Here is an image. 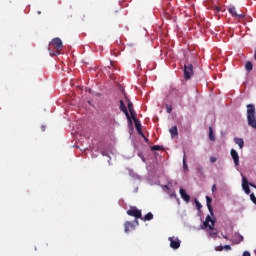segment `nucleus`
I'll use <instances>...</instances> for the list:
<instances>
[{
    "label": "nucleus",
    "instance_id": "1",
    "mask_svg": "<svg viewBox=\"0 0 256 256\" xmlns=\"http://www.w3.org/2000/svg\"><path fill=\"white\" fill-rule=\"evenodd\" d=\"M63 50V41L61 38H54L51 40L49 44L48 51L51 57H57V55H61V51Z\"/></svg>",
    "mask_w": 256,
    "mask_h": 256
},
{
    "label": "nucleus",
    "instance_id": "2",
    "mask_svg": "<svg viewBox=\"0 0 256 256\" xmlns=\"http://www.w3.org/2000/svg\"><path fill=\"white\" fill-rule=\"evenodd\" d=\"M247 121L249 127H252V129H256V112L255 105L253 104L247 105Z\"/></svg>",
    "mask_w": 256,
    "mask_h": 256
},
{
    "label": "nucleus",
    "instance_id": "3",
    "mask_svg": "<svg viewBox=\"0 0 256 256\" xmlns=\"http://www.w3.org/2000/svg\"><path fill=\"white\" fill-rule=\"evenodd\" d=\"M204 228L207 229V227L210 229V237H217V229H215V220L211 218V216H207L206 220L203 223Z\"/></svg>",
    "mask_w": 256,
    "mask_h": 256
},
{
    "label": "nucleus",
    "instance_id": "4",
    "mask_svg": "<svg viewBox=\"0 0 256 256\" xmlns=\"http://www.w3.org/2000/svg\"><path fill=\"white\" fill-rule=\"evenodd\" d=\"M127 215H129V217H134V223H136V225H139V219H141L142 217L141 210L137 209V207L135 206H131L130 209L127 210Z\"/></svg>",
    "mask_w": 256,
    "mask_h": 256
},
{
    "label": "nucleus",
    "instance_id": "5",
    "mask_svg": "<svg viewBox=\"0 0 256 256\" xmlns=\"http://www.w3.org/2000/svg\"><path fill=\"white\" fill-rule=\"evenodd\" d=\"M192 75H194L193 64L184 65V79L186 81H189V79H191Z\"/></svg>",
    "mask_w": 256,
    "mask_h": 256
},
{
    "label": "nucleus",
    "instance_id": "6",
    "mask_svg": "<svg viewBox=\"0 0 256 256\" xmlns=\"http://www.w3.org/2000/svg\"><path fill=\"white\" fill-rule=\"evenodd\" d=\"M120 111L124 113L130 125H133V120H131V115H129V111L127 110V106H125V102H123V100H120Z\"/></svg>",
    "mask_w": 256,
    "mask_h": 256
},
{
    "label": "nucleus",
    "instance_id": "7",
    "mask_svg": "<svg viewBox=\"0 0 256 256\" xmlns=\"http://www.w3.org/2000/svg\"><path fill=\"white\" fill-rule=\"evenodd\" d=\"M168 241H170L171 249H179L181 247V240L178 237H169Z\"/></svg>",
    "mask_w": 256,
    "mask_h": 256
},
{
    "label": "nucleus",
    "instance_id": "8",
    "mask_svg": "<svg viewBox=\"0 0 256 256\" xmlns=\"http://www.w3.org/2000/svg\"><path fill=\"white\" fill-rule=\"evenodd\" d=\"M249 182L247 181V178L245 176L242 177V189L245 191L246 195H249L251 193V189L249 188Z\"/></svg>",
    "mask_w": 256,
    "mask_h": 256
},
{
    "label": "nucleus",
    "instance_id": "9",
    "mask_svg": "<svg viewBox=\"0 0 256 256\" xmlns=\"http://www.w3.org/2000/svg\"><path fill=\"white\" fill-rule=\"evenodd\" d=\"M229 13L232 15V17H236L237 19H243L245 18V14H237V9L235 7H230L228 9Z\"/></svg>",
    "mask_w": 256,
    "mask_h": 256
},
{
    "label": "nucleus",
    "instance_id": "10",
    "mask_svg": "<svg viewBox=\"0 0 256 256\" xmlns=\"http://www.w3.org/2000/svg\"><path fill=\"white\" fill-rule=\"evenodd\" d=\"M230 155L234 161L235 167H239V153L235 149H231Z\"/></svg>",
    "mask_w": 256,
    "mask_h": 256
},
{
    "label": "nucleus",
    "instance_id": "11",
    "mask_svg": "<svg viewBox=\"0 0 256 256\" xmlns=\"http://www.w3.org/2000/svg\"><path fill=\"white\" fill-rule=\"evenodd\" d=\"M180 197L186 203H189V201H191V196H189V194H187V191H185V189H183V188H180Z\"/></svg>",
    "mask_w": 256,
    "mask_h": 256
},
{
    "label": "nucleus",
    "instance_id": "12",
    "mask_svg": "<svg viewBox=\"0 0 256 256\" xmlns=\"http://www.w3.org/2000/svg\"><path fill=\"white\" fill-rule=\"evenodd\" d=\"M125 233H129V231H135V224L133 222L127 221L124 224Z\"/></svg>",
    "mask_w": 256,
    "mask_h": 256
},
{
    "label": "nucleus",
    "instance_id": "13",
    "mask_svg": "<svg viewBox=\"0 0 256 256\" xmlns=\"http://www.w3.org/2000/svg\"><path fill=\"white\" fill-rule=\"evenodd\" d=\"M234 142L236 143L237 146H239V149H243V147H245V141L243 140V138H234Z\"/></svg>",
    "mask_w": 256,
    "mask_h": 256
},
{
    "label": "nucleus",
    "instance_id": "14",
    "mask_svg": "<svg viewBox=\"0 0 256 256\" xmlns=\"http://www.w3.org/2000/svg\"><path fill=\"white\" fill-rule=\"evenodd\" d=\"M206 203L210 214L213 215V207L211 206V203H213V199L209 196H206Z\"/></svg>",
    "mask_w": 256,
    "mask_h": 256
},
{
    "label": "nucleus",
    "instance_id": "15",
    "mask_svg": "<svg viewBox=\"0 0 256 256\" xmlns=\"http://www.w3.org/2000/svg\"><path fill=\"white\" fill-rule=\"evenodd\" d=\"M128 110H129L131 117L137 116V113L135 112V109L133 108V102H131V101L128 102Z\"/></svg>",
    "mask_w": 256,
    "mask_h": 256
},
{
    "label": "nucleus",
    "instance_id": "16",
    "mask_svg": "<svg viewBox=\"0 0 256 256\" xmlns=\"http://www.w3.org/2000/svg\"><path fill=\"white\" fill-rule=\"evenodd\" d=\"M169 133L173 139V137H177L179 135V131L177 129V126H173L172 128L169 129Z\"/></svg>",
    "mask_w": 256,
    "mask_h": 256
},
{
    "label": "nucleus",
    "instance_id": "17",
    "mask_svg": "<svg viewBox=\"0 0 256 256\" xmlns=\"http://www.w3.org/2000/svg\"><path fill=\"white\" fill-rule=\"evenodd\" d=\"M141 221H152L153 219V213L149 212L144 217L141 216Z\"/></svg>",
    "mask_w": 256,
    "mask_h": 256
},
{
    "label": "nucleus",
    "instance_id": "18",
    "mask_svg": "<svg viewBox=\"0 0 256 256\" xmlns=\"http://www.w3.org/2000/svg\"><path fill=\"white\" fill-rule=\"evenodd\" d=\"M136 129H141V121L137 119V116L132 117Z\"/></svg>",
    "mask_w": 256,
    "mask_h": 256
},
{
    "label": "nucleus",
    "instance_id": "19",
    "mask_svg": "<svg viewBox=\"0 0 256 256\" xmlns=\"http://www.w3.org/2000/svg\"><path fill=\"white\" fill-rule=\"evenodd\" d=\"M245 69H246V71H253V63H251V62H246V64H245Z\"/></svg>",
    "mask_w": 256,
    "mask_h": 256
},
{
    "label": "nucleus",
    "instance_id": "20",
    "mask_svg": "<svg viewBox=\"0 0 256 256\" xmlns=\"http://www.w3.org/2000/svg\"><path fill=\"white\" fill-rule=\"evenodd\" d=\"M209 139L210 141H215V134L213 133L212 127H209Z\"/></svg>",
    "mask_w": 256,
    "mask_h": 256
},
{
    "label": "nucleus",
    "instance_id": "21",
    "mask_svg": "<svg viewBox=\"0 0 256 256\" xmlns=\"http://www.w3.org/2000/svg\"><path fill=\"white\" fill-rule=\"evenodd\" d=\"M163 146H160V145H154L151 147V151H163Z\"/></svg>",
    "mask_w": 256,
    "mask_h": 256
},
{
    "label": "nucleus",
    "instance_id": "22",
    "mask_svg": "<svg viewBox=\"0 0 256 256\" xmlns=\"http://www.w3.org/2000/svg\"><path fill=\"white\" fill-rule=\"evenodd\" d=\"M226 250V251H231V245H224V246H221V249H216V251H223V250Z\"/></svg>",
    "mask_w": 256,
    "mask_h": 256
},
{
    "label": "nucleus",
    "instance_id": "23",
    "mask_svg": "<svg viewBox=\"0 0 256 256\" xmlns=\"http://www.w3.org/2000/svg\"><path fill=\"white\" fill-rule=\"evenodd\" d=\"M167 113H173V107L171 105H166Z\"/></svg>",
    "mask_w": 256,
    "mask_h": 256
},
{
    "label": "nucleus",
    "instance_id": "24",
    "mask_svg": "<svg viewBox=\"0 0 256 256\" xmlns=\"http://www.w3.org/2000/svg\"><path fill=\"white\" fill-rule=\"evenodd\" d=\"M250 199H251L252 203H254V205H256V197H255L254 193L250 194Z\"/></svg>",
    "mask_w": 256,
    "mask_h": 256
},
{
    "label": "nucleus",
    "instance_id": "25",
    "mask_svg": "<svg viewBox=\"0 0 256 256\" xmlns=\"http://www.w3.org/2000/svg\"><path fill=\"white\" fill-rule=\"evenodd\" d=\"M183 169L188 171V166H187V162L185 161V154H184V158H183Z\"/></svg>",
    "mask_w": 256,
    "mask_h": 256
},
{
    "label": "nucleus",
    "instance_id": "26",
    "mask_svg": "<svg viewBox=\"0 0 256 256\" xmlns=\"http://www.w3.org/2000/svg\"><path fill=\"white\" fill-rule=\"evenodd\" d=\"M136 130H137L138 135H140L141 137H145V134H143V130H141V128L136 129Z\"/></svg>",
    "mask_w": 256,
    "mask_h": 256
},
{
    "label": "nucleus",
    "instance_id": "27",
    "mask_svg": "<svg viewBox=\"0 0 256 256\" xmlns=\"http://www.w3.org/2000/svg\"><path fill=\"white\" fill-rule=\"evenodd\" d=\"M136 130H137L138 135H140L141 137H145V134H143V130H141V128L136 129Z\"/></svg>",
    "mask_w": 256,
    "mask_h": 256
},
{
    "label": "nucleus",
    "instance_id": "28",
    "mask_svg": "<svg viewBox=\"0 0 256 256\" xmlns=\"http://www.w3.org/2000/svg\"><path fill=\"white\" fill-rule=\"evenodd\" d=\"M217 161V158L211 156L210 157V163H215Z\"/></svg>",
    "mask_w": 256,
    "mask_h": 256
},
{
    "label": "nucleus",
    "instance_id": "29",
    "mask_svg": "<svg viewBox=\"0 0 256 256\" xmlns=\"http://www.w3.org/2000/svg\"><path fill=\"white\" fill-rule=\"evenodd\" d=\"M196 207H197V209H198V210H200V209H201V207H202V205L200 204V202H199V201H197V200H196Z\"/></svg>",
    "mask_w": 256,
    "mask_h": 256
},
{
    "label": "nucleus",
    "instance_id": "30",
    "mask_svg": "<svg viewBox=\"0 0 256 256\" xmlns=\"http://www.w3.org/2000/svg\"><path fill=\"white\" fill-rule=\"evenodd\" d=\"M215 191H217V186L214 184V185L212 186V193H215Z\"/></svg>",
    "mask_w": 256,
    "mask_h": 256
},
{
    "label": "nucleus",
    "instance_id": "31",
    "mask_svg": "<svg viewBox=\"0 0 256 256\" xmlns=\"http://www.w3.org/2000/svg\"><path fill=\"white\" fill-rule=\"evenodd\" d=\"M243 256H251V253L245 251V252L243 253Z\"/></svg>",
    "mask_w": 256,
    "mask_h": 256
},
{
    "label": "nucleus",
    "instance_id": "32",
    "mask_svg": "<svg viewBox=\"0 0 256 256\" xmlns=\"http://www.w3.org/2000/svg\"><path fill=\"white\" fill-rule=\"evenodd\" d=\"M215 10L217 11V13H219V11H221V8H219L218 6H215Z\"/></svg>",
    "mask_w": 256,
    "mask_h": 256
},
{
    "label": "nucleus",
    "instance_id": "33",
    "mask_svg": "<svg viewBox=\"0 0 256 256\" xmlns=\"http://www.w3.org/2000/svg\"><path fill=\"white\" fill-rule=\"evenodd\" d=\"M143 139L146 143H149V139L147 137L144 136Z\"/></svg>",
    "mask_w": 256,
    "mask_h": 256
},
{
    "label": "nucleus",
    "instance_id": "34",
    "mask_svg": "<svg viewBox=\"0 0 256 256\" xmlns=\"http://www.w3.org/2000/svg\"><path fill=\"white\" fill-rule=\"evenodd\" d=\"M250 187H253L256 190V185L250 183Z\"/></svg>",
    "mask_w": 256,
    "mask_h": 256
},
{
    "label": "nucleus",
    "instance_id": "35",
    "mask_svg": "<svg viewBox=\"0 0 256 256\" xmlns=\"http://www.w3.org/2000/svg\"><path fill=\"white\" fill-rule=\"evenodd\" d=\"M223 239L229 240V237H227V235H223Z\"/></svg>",
    "mask_w": 256,
    "mask_h": 256
},
{
    "label": "nucleus",
    "instance_id": "36",
    "mask_svg": "<svg viewBox=\"0 0 256 256\" xmlns=\"http://www.w3.org/2000/svg\"><path fill=\"white\" fill-rule=\"evenodd\" d=\"M254 59H255V61H256V50H255V54H254Z\"/></svg>",
    "mask_w": 256,
    "mask_h": 256
},
{
    "label": "nucleus",
    "instance_id": "37",
    "mask_svg": "<svg viewBox=\"0 0 256 256\" xmlns=\"http://www.w3.org/2000/svg\"><path fill=\"white\" fill-rule=\"evenodd\" d=\"M42 131H45V126H42Z\"/></svg>",
    "mask_w": 256,
    "mask_h": 256
},
{
    "label": "nucleus",
    "instance_id": "38",
    "mask_svg": "<svg viewBox=\"0 0 256 256\" xmlns=\"http://www.w3.org/2000/svg\"><path fill=\"white\" fill-rule=\"evenodd\" d=\"M241 241H243V236H240Z\"/></svg>",
    "mask_w": 256,
    "mask_h": 256
},
{
    "label": "nucleus",
    "instance_id": "39",
    "mask_svg": "<svg viewBox=\"0 0 256 256\" xmlns=\"http://www.w3.org/2000/svg\"><path fill=\"white\" fill-rule=\"evenodd\" d=\"M217 249H221V246H219L218 248H216V250H217Z\"/></svg>",
    "mask_w": 256,
    "mask_h": 256
}]
</instances>
